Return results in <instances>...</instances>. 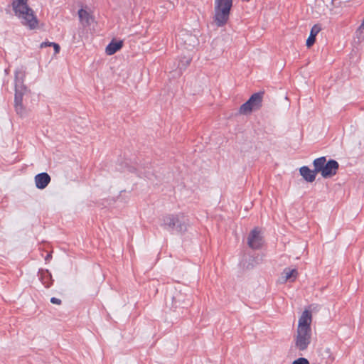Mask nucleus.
<instances>
[{
	"label": "nucleus",
	"instance_id": "nucleus-4",
	"mask_svg": "<svg viewBox=\"0 0 364 364\" xmlns=\"http://www.w3.org/2000/svg\"><path fill=\"white\" fill-rule=\"evenodd\" d=\"M233 0H215L214 2V21L217 26H225L230 16Z\"/></svg>",
	"mask_w": 364,
	"mask_h": 364
},
{
	"label": "nucleus",
	"instance_id": "nucleus-8",
	"mask_svg": "<svg viewBox=\"0 0 364 364\" xmlns=\"http://www.w3.org/2000/svg\"><path fill=\"white\" fill-rule=\"evenodd\" d=\"M247 244L252 249H259L262 245V237L258 228H254L249 234Z\"/></svg>",
	"mask_w": 364,
	"mask_h": 364
},
{
	"label": "nucleus",
	"instance_id": "nucleus-22",
	"mask_svg": "<svg viewBox=\"0 0 364 364\" xmlns=\"http://www.w3.org/2000/svg\"><path fill=\"white\" fill-rule=\"evenodd\" d=\"M292 364H309V361L305 358H299L294 360Z\"/></svg>",
	"mask_w": 364,
	"mask_h": 364
},
{
	"label": "nucleus",
	"instance_id": "nucleus-12",
	"mask_svg": "<svg viewBox=\"0 0 364 364\" xmlns=\"http://www.w3.org/2000/svg\"><path fill=\"white\" fill-rule=\"evenodd\" d=\"M330 1L316 0L315 12L318 15H325L329 10H331Z\"/></svg>",
	"mask_w": 364,
	"mask_h": 364
},
{
	"label": "nucleus",
	"instance_id": "nucleus-5",
	"mask_svg": "<svg viewBox=\"0 0 364 364\" xmlns=\"http://www.w3.org/2000/svg\"><path fill=\"white\" fill-rule=\"evenodd\" d=\"M315 164H316V171L321 173L324 178L333 177L337 173L339 168V164L336 160L330 159L326 161L325 156L316 159Z\"/></svg>",
	"mask_w": 364,
	"mask_h": 364
},
{
	"label": "nucleus",
	"instance_id": "nucleus-24",
	"mask_svg": "<svg viewBox=\"0 0 364 364\" xmlns=\"http://www.w3.org/2000/svg\"><path fill=\"white\" fill-rule=\"evenodd\" d=\"M52 46L54 48L55 54H57L60 52V48L58 43H51Z\"/></svg>",
	"mask_w": 364,
	"mask_h": 364
},
{
	"label": "nucleus",
	"instance_id": "nucleus-23",
	"mask_svg": "<svg viewBox=\"0 0 364 364\" xmlns=\"http://www.w3.org/2000/svg\"><path fill=\"white\" fill-rule=\"evenodd\" d=\"M50 302L53 304L60 305L62 304V301L60 299L52 297L50 299Z\"/></svg>",
	"mask_w": 364,
	"mask_h": 364
},
{
	"label": "nucleus",
	"instance_id": "nucleus-17",
	"mask_svg": "<svg viewBox=\"0 0 364 364\" xmlns=\"http://www.w3.org/2000/svg\"><path fill=\"white\" fill-rule=\"evenodd\" d=\"M321 28L318 24H315L311 29L310 35L306 40V45L308 48L312 46L316 41V36L320 32Z\"/></svg>",
	"mask_w": 364,
	"mask_h": 364
},
{
	"label": "nucleus",
	"instance_id": "nucleus-9",
	"mask_svg": "<svg viewBox=\"0 0 364 364\" xmlns=\"http://www.w3.org/2000/svg\"><path fill=\"white\" fill-rule=\"evenodd\" d=\"M313 165L314 167V170L310 169L308 166H304L300 168L299 172L301 176L304 178V179L309 183H312L315 181L316 174L318 173L316 171V164H315V159L313 161Z\"/></svg>",
	"mask_w": 364,
	"mask_h": 364
},
{
	"label": "nucleus",
	"instance_id": "nucleus-19",
	"mask_svg": "<svg viewBox=\"0 0 364 364\" xmlns=\"http://www.w3.org/2000/svg\"><path fill=\"white\" fill-rule=\"evenodd\" d=\"M185 296L181 292H176L175 295L172 296V307L178 308L180 305L184 302Z\"/></svg>",
	"mask_w": 364,
	"mask_h": 364
},
{
	"label": "nucleus",
	"instance_id": "nucleus-13",
	"mask_svg": "<svg viewBox=\"0 0 364 364\" xmlns=\"http://www.w3.org/2000/svg\"><path fill=\"white\" fill-rule=\"evenodd\" d=\"M263 95V92H256L254 93L247 100L248 102H250V104L252 105L255 110L259 109L262 107Z\"/></svg>",
	"mask_w": 364,
	"mask_h": 364
},
{
	"label": "nucleus",
	"instance_id": "nucleus-25",
	"mask_svg": "<svg viewBox=\"0 0 364 364\" xmlns=\"http://www.w3.org/2000/svg\"><path fill=\"white\" fill-rule=\"evenodd\" d=\"M52 42H43L40 47L41 48H44V47H47V46H52V44H51Z\"/></svg>",
	"mask_w": 364,
	"mask_h": 364
},
{
	"label": "nucleus",
	"instance_id": "nucleus-14",
	"mask_svg": "<svg viewBox=\"0 0 364 364\" xmlns=\"http://www.w3.org/2000/svg\"><path fill=\"white\" fill-rule=\"evenodd\" d=\"M123 46V41H116L112 40L106 47L105 52L107 55H111L114 54L119 50H120Z\"/></svg>",
	"mask_w": 364,
	"mask_h": 364
},
{
	"label": "nucleus",
	"instance_id": "nucleus-21",
	"mask_svg": "<svg viewBox=\"0 0 364 364\" xmlns=\"http://www.w3.org/2000/svg\"><path fill=\"white\" fill-rule=\"evenodd\" d=\"M252 110L255 109H253L252 105L250 104V102L247 101L240 106L239 112L242 114H247L251 112Z\"/></svg>",
	"mask_w": 364,
	"mask_h": 364
},
{
	"label": "nucleus",
	"instance_id": "nucleus-20",
	"mask_svg": "<svg viewBox=\"0 0 364 364\" xmlns=\"http://www.w3.org/2000/svg\"><path fill=\"white\" fill-rule=\"evenodd\" d=\"M191 60L192 58L190 55L181 57L179 60L178 68L179 70H185L187 68V66L191 63Z\"/></svg>",
	"mask_w": 364,
	"mask_h": 364
},
{
	"label": "nucleus",
	"instance_id": "nucleus-18",
	"mask_svg": "<svg viewBox=\"0 0 364 364\" xmlns=\"http://www.w3.org/2000/svg\"><path fill=\"white\" fill-rule=\"evenodd\" d=\"M39 274L43 284L46 288H49L53 284L52 276L48 270H41L39 272Z\"/></svg>",
	"mask_w": 364,
	"mask_h": 364
},
{
	"label": "nucleus",
	"instance_id": "nucleus-2",
	"mask_svg": "<svg viewBox=\"0 0 364 364\" xmlns=\"http://www.w3.org/2000/svg\"><path fill=\"white\" fill-rule=\"evenodd\" d=\"M23 77L24 75L21 72L16 71L14 107L16 114L21 117L26 114V107L23 105V97L28 92L23 84Z\"/></svg>",
	"mask_w": 364,
	"mask_h": 364
},
{
	"label": "nucleus",
	"instance_id": "nucleus-11",
	"mask_svg": "<svg viewBox=\"0 0 364 364\" xmlns=\"http://www.w3.org/2000/svg\"><path fill=\"white\" fill-rule=\"evenodd\" d=\"M50 180L48 173L46 172L38 173L35 176L36 186L38 189H44L49 184Z\"/></svg>",
	"mask_w": 364,
	"mask_h": 364
},
{
	"label": "nucleus",
	"instance_id": "nucleus-1",
	"mask_svg": "<svg viewBox=\"0 0 364 364\" xmlns=\"http://www.w3.org/2000/svg\"><path fill=\"white\" fill-rule=\"evenodd\" d=\"M28 1L14 0L12 7L15 15L21 19L22 24L30 29H34L37 27L38 21L33 10L28 6Z\"/></svg>",
	"mask_w": 364,
	"mask_h": 364
},
{
	"label": "nucleus",
	"instance_id": "nucleus-26",
	"mask_svg": "<svg viewBox=\"0 0 364 364\" xmlns=\"http://www.w3.org/2000/svg\"><path fill=\"white\" fill-rule=\"evenodd\" d=\"M52 257L50 254H48L45 258L46 261H48Z\"/></svg>",
	"mask_w": 364,
	"mask_h": 364
},
{
	"label": "nucleus",
	"instance_id": "nucleus-6",
	"mask_svg": "<svg viewBox=\"0 0 364 364\" xmlns=\"http://www.w3.org/2000/svg\"><path fill=\"white\" fill-rule=\"evenodd\" d=\"M311 341V330L297 329L295 337V346L299 350L307 349Z\"/></svg>",
	"mask_w": 364,
	"mask_h": 364
},
{
	"label": "nucleus",
	"instance_id": "nucleus-15",
	"mask_svg": "<svg viewBox=\"0 0 364 364\" xmlns=\"http://www.w3.org/2000/svg\"><path fill=\"white\" fill-rule=\"evenodd\" d=\"M78 16L80 23L82 24L83 26H90L91 21H93L92 15L83 9H80L78 11Z\"/></svg>",
	"mask_w": 364,
	"mask_h": 364
},
{
	"label": "nucleus",
	"instance_id": "nucleus-10",
	"mask_svg": "<svg viewBox=\"0 0 364 364\" xmlns=\"http://www.w3.org/2000/svg\"><path fill=\"white\" fill-rule=\"evenodd\" d=\"M311 313L309 310L303 311L302 315L299 318L297 329H311Z\"/></svg>",
	"mask_w": 364,
	"mask_h": 364
},
{
	"label": "nucleus",
	"instance_id": "nucleus-7",
	"mask_svg": "<svg viewBox=\"0 0 364 364\" xmlns=\"http://www.w3.org/2000/svg\"><path fill=\"white\" fill-rule=\"evenodd\" d=\"M177 43L187 50H192L198 44V39L196 35L187 31H181L178 35Z\"/></svg>",
	"mask_w": 364,
	"mask_h": 364
},
{
	"label": "nucleus",
	"instance_id": "nucleus-3",
	"mask_svg": "<svg viewBox=\"0 0 364 364\" xmlns=\"http://www.w3.org/2000/svg\"><path fill=\"white\" fill-rule=\"evenodd\" d=\"M161 225L168 230L184 233L189 225L188 218L183 213L168 214L163 218Z\"/></svg>",
	"mask_w": 364,
	"mask_h": 364
},
{
	"label": "nucleus",
	"instance_id": "nucleus-16",
	"mask_svg": "<svg viewBox=\"0 0 364 364\" xmlns=\"http://www.w3.org/2000/svg\"><path fill=\"white\" fill-rule=\"evenodd\" d=\"M297 274L298 272L296 269H291L289 268H286L282 274V282H286L288 280L293 282L296 278Z\"/></svg>",
	"mask_w": 364,
	"mask_h": 364
}]
</instances>
